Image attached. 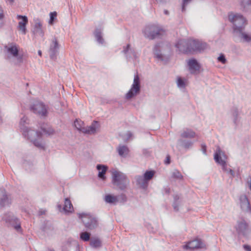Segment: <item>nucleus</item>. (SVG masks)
I'll use <instances>...</instances> for the list:
<instances>
[{"label": "nucleus", "mask_w": 251, "mask_h": 251, "mask_svg": "<svg viewBox=\"0 0 251 251\" xmlns=\"http://www.w3.org/2000/svg\"><path fill=\"white\" fill-rule=\"evenodd\" d=\"M176 47L180 51L186 52L201 51L207 48V44L196 40H190L187 43L185 41L180 40L176 44Z\"/></svg>", "instance_id": "nucleus-1"}, {"label": "nucleus", "mask_w": 251, "mask_h": 251, "mask_svg": "<svg viewBox=\"0 0 251 251\" xmlns=\"http://www.w3.org/2000/svg\"><path fill=\"white\" fill-rule=\"evenodd\" d=\"M42 132H35L31 129H23V134L28 138L30 139L33 142L35 146L40 148H44V146L42 143L38 141L40 139L41 136L44 135H50L53 133L52 128H49L47 130L45 127H42Z\"/></svg>", "instance_id": "nucleus-2"}, {"label": "nucleus", "mask_w": 251, "mask_h": 251, "mask_svg": "<svg viewBox=\"0 0 251 251\" xmlns=\"http://www.w3.org/2000/svg\"><path fill=\"white\" fill-rule=\"evenodd\" d=\"M112 182L117 188L125 190L129 184V181L126 176L122 172L115 170L112 172Z\"/></svg>", "instance_id": "nucleus-3"}, {"label": "nucleus", "mask_w": 251, "mask_h": 251, "mask_svg": "<svg viewBox=\"0 0 251 251\" xmlns=\"http://www.w3.org/2000/svg\"><path fill=\"white\" fill-rule=\"evenodd\" d=\"M228 19L233 25V30L235 33L243 30L247 25L246 19L239 14L230 13L228 15Z\"/></svg>", "instance_id": "nucleus-4"}, {"label": "nucleus", "mask_w": 251, "mask_h": 251, "mask_svg": "<svg viewBox=\"0 0 251 251\" xmlns=\"http://www.w3.org/2000/svg\"><path fill=\"white\" fill-rule=\"evenodd\" d=\"M227 156L225 152L219 147H217L216 151L214 153V159L215 161L221 165L223 170L226 173H229L232 177L234 176V171L230 168H228L226 160Z\"/></svg>", "instance_id": "nucleus-5"}, {"label": "nucleus", "mask_w": 251, "mask_h": 251, "mask_svg": "<svg viewBox=\"0 0 251 251\" xmlns=\"http://www.w3.org/2000/svg\"><path fill=\"white\" fill-rule=\"evenodd\" d=\"M84 125L83 122L80 120L76 119L74 122V125L78 130L87 134L95 133L99 127V124L97 121H94L92 124L87 127H84Z\"/></svg>", "instance_id": "nucleus-6"}, {"label": "nucleus", "mask_w": 251, "mask_h": 251, "mask_svg": "<svg viewBox=\"0 0 251 251\" xmlns=\"http://www.w3.org/2000/svg\"><path fill=\"white\" fill-rule=\"evenodd\" d=\"M164 30L158 25H151L147 26L144 30L145 36L150 39H154L161 35Z\"/></svg>", "instance_id": "nucleus-7"}, {"label": "nucleus", "mask_w": 251, "mask_h": 251, "mask_svg": "<svg viewBox=\"0 0 251 251\" xmlns=\"http://www.w3.org/2000/svg\"><path fill=\"white\" fill-rule=\"evenodd\" d=\"M140 91V80L137 74L134 75L133 84L130 89L126 94V98L130 99L138 94Z\"/></svg>", "instance_id": "nucleus-8"}, {"label": "nucleus", "mask_w": 251, "mask_h": 251, "mask_svg": "<svg viewBox=\"0 0 251 251\" xmlns=\"http://www.w3.org/2000/svg\"><path fill=\"white\" fill-rule=\"evenodd\" d=\"M236 231L239 235L246 236L251 231V227L245 220L241 219L237 221L236 226Z\"/></svg>", "instance_id": "nucleus-9"}, {"label": "nucleus", "mask_w": 251, "mask_h": 251, "mask_svg": "<svg viewBox=\"0 0 251 251\" xmlns=\"http://www.w3.org/2000/svg\"><path fill=\"white\" fill-rule=\"evenodd\" d=\"M82 222L84 223L85 227L89 229H93L97 226V221L96 219L89 214H83L80 215Z\"/></svg>", "instance_id": "nucleus-10"}, {"label": "nucleus", "mask_w": 251, "mask_h": 251, "mask_svg": "<svg viewBox=\"0 0 251 251\" xmlns=\"http://www.w3.org/2000/svg\"><path fill=\"white\" fill-rule=\"evenodd\" d=\"M183 247L185 249L194 250L204 248L205 245L200 239H196L188 242Z\"/></svg>", "instance_id": "nucleus-11"}, {"label": "nucleus", "mask_w": 251, "mask_h": 251, "mask_svg": "<svg viewBox=\"0 0 251 251\" xmlns=\"http://www.w3.org/2000/svg\"><path fill=\"white\" fill-rule=\"evenodd\" d=\"M31 110L36 114L39 115L45 116L47 113V109L43 103L36 101L32 106Z\"/></svg>", "instance_id": "nucleus-12"}, {"label": "nucleus", "mask_w": 251, "mask_h": 251, "mask_svg": "<svg viewBox=\"0 0 251 251\" xmlns=\"http://www.w3.org/2000/svg\"><path fill=\"white\" fill-rule=\"evenodd\" d=\"M17 19L20 20L18 23V28L22 32L25 34L26 33V25L28 23V19L26 16L18 15Z\"/></svg>", "instance_id": "nucleus-13"}, {"label": "nucleus", "mask_w": 251, "mask_h": 251, "mask_svg": "<svg viewBox=\"0 0 251 251\" xmlns=\"http://www.w3.org/2000/svg\"><path fill=\"white\" fill-rule=\"evenodd\" d=\"M236 34L242 42L251 43V32L244 31L243 30H241Z\"/></svg>", "instance_id": "nucleus-14"}, {"label": "nucleus", "mask_w": 251, "mask_h": 251, "mask_svg": "<svg viewBox=\"0 0 251 251\" xmlns=\"http://www.w3.org/2000/svg\"><path fill=\"white\" fill-rule=\"evenodd\" d=\"M126 201V197L124 194L118 196L111 195V204L123 203Z\"/></svg>", "instance_id": "nucleus-15"}, {"label": "nucleus", "mask_w": 251, "mask_h": 251, "mask_svg": "<svg viewBox=\"0 0 251 251\" xmlns=\"http://www.w3.org/2000/svg\"><path fill=\"white\" fill-rule=\"evenodd\" d=\"M240 206L245 211H250L251 209L249 200L246 195H242L240 197Z\"/></svg>", "instance_id": "nucleus-16"}, {"label": "nucleus", "mask_w": 251, "mask_h": 251, "mask_svg": "<svg viewBox=\"0 0 251 251\" xmlns=\"http://www.w3.org/2000/svg\"><path fill=\"white\" fill-rule=\"evenodd\" d=\"M189 70L191 74H195L199 71L200 69V65L198 61L195 59H190L188 61Z\"/></svg>", "instance_id": "nucleus-17"}, {"label": "nucleus", "mask_w": 251, "mask_h": 251, "mask_svg": "<svg viewBox=\"0 0 251 251\" xmlns=\"http://www.w3.org/2000/svg\"><path fill=\"white\" fill-rule=\"evenodd\" d=\"M4 48L6 50L7 53L12 56L17 57L18 56L19 48L16 44H11L9 46H6Z\"/></svg>", "instance_id": "nucleus-18"}, {"label": "nucleus", "mask_w": 251, "mask_h": 251, "mask_svg": "<svg viewBox=\"0 0 251 251\" xmlns=\"http://www.w3.org/2000/svg\"><path fill=\"white\" fill-rule=\"evenodd\" d=\"M117 151L119 155L124 158L126 157L129 152L128 148L125 145H120L117 148Z\"/></svg>", "instance_id": "nucleus-19"}, {"label": "nucleus", "mask_w": 251, "mask_h": 251, "mask_svg": "<svg viewBox=\"0 0 251 251\" xmlns=\"http://www.w3.org/2000/svg\"><path fill=\"white\" fill-rule=\"evenodd\" d=\"M135 180L137 184L140 187L143 189L147 187L148 183L146 181L144 176H137L135 177Z\"/></svg>", "instance_id": "nucleus-20"}, {"label": "nucleus", "mask_w": 251, "mask_h": 251, "mask_svg": "<svg viewBox=\"0 0 251 251\" xmlns=\"http://www.w3.org/2000/svg\"><path fill=\"white\" fill-rule=\"evenodd\" d=\"M180 136L183 138H192L195 137L196 133L192 129L186 128L183 130Z\"/></svg>", "instance_id": "nucleus-21"}, {"label": "nucleus", "mask_w": 251, "mask_h": 251, "mask_svg": "<svg viewBox=\"0 0 251 251\" xmlns=\"http://www.w3.org/2000/svg\"><path fill=\"white\" fill-rule=\"evenodd\" d=\"M97 169L99 171L98 176L104 180L105 179V174L107 170V167L104 165H98L97 166Z\"/></svg>", "instance_id": "nucleus-22"}, {"label": "nucleus", "mask_w": 251, "mask_h": 251, "mask_svg": "<svg viewBox=\"0 0 251 251\" xmlns=\"http://www.w3.org/2000/svg\"><path fill=\"white\" fill-rule=\"evenodd\" d=\"M34 31L37 34H38L41 37L44 36V32L42 29V24L38 20L35 23Z\"/></svg>", "instance_id": "nucleus-23"}, {"label": "nucleus", "mask_w": 251, "mask_h": 251, "mask_svg": "<svg viewBox=\"0 0 251 251\" xmlns=\"http://www.w3.org/2000/svg\"><path fill=\"white\" fill-rule=\"evenodd\" d=\"M101 240L97 237H93L91 239L90 245L94 248H99L101 246Z\"/></svg>", "instance_id": "nucleus-24"}, {"label": "nucleus", "mask_w": 251, "mask_h": 251, "mask_svg": "<svg viewBox=\"0 0 251 251\" xmlns=\"http://www.w3.org/2000/svg\"><path fill=\"white\" fill-rule=\"evenodd\" d=\"M240 5L243 11H247L251 6V0H240Z\"/></svg>", "instance_id": "nucleus-25"}, {"label": "nucleus", "mask_w": 251, "mask_h": 251, "mask_svg": "<svg viewBox=\"0 0 251 251\" xmlns=\"http://www.w3.org/2000/svg\"><path fill=\"white\" fill-rule=\"evenodd\" d=\"M5 221L6 222H9L13 225L16 230H18L21 228V225L18 219L12 218L10 219H6Z\"/></svg>", "instance_id": "nucleus-26"}, {"label": "nucleus", "mask_w": 251, "mask_h": 251, "mask_svg": "<svg viewBox=\"0 0 251 251\" xmlns=\"http://www.w3.org/2000/svg\"><path fill=\"white\" fill-rule=\"evenodd\" d=\"M64 210V211L69 212H72L73 210V205L70 200L68 198H66L65 200Z\"/></svg>", "instance_id": "nucleus-27"}, {"label": "nucleus", "mask_w": 251, "mask_h": 251, "mask_svg": "<svg viewBox=\"0 0 251 251\" xmlns=\"http://www.w3.org/2000/svg\"><path fill=\"white\" fill-rule=\"evenodd\" d=\"M178 142L182 147L185 149H188L191 148L193 146V142L190 141H187L185 140L180 139Z\"/></svg>", "instance_id": "nucleus-28"}, {"label": "nucleus", "mask_w": 251, "mask_h": 251, "mask_svg": "<svg viewBox=\"0 0 251 251\" xmlns=\"http://www.w3.org/2000/svg\"><path fill=\"white\" fill-rule=\"evenodd\" d=\"M161 44L158 43L156 44L153 49V52L156 57L158 59H162L163 56L161 53H160L159 49L161 48Z\"/></svg>", "instance_id": "nucleus-29"}, {"label": "nucleus", "mask_w": 251, "mask_h": 251, "mask_svg": "<svg viewBox=\"0 0 251 251\" xmlns=\"http://www.w3.org/2000/svg\"><path fill=\"white\" fill-rule=\"evenodd\" d=\"M154 175V172L153 171H147L145 173L143 176L148 183V181L153 177Z\"/></svg>", "instance_id": "nucleus-30"}, {"label": "nucleus", "mask_w": 251, "mask_h": 251, "mask_svg": "<svg viewBox=\"0 0 251 251\" xmlns=\"http://www.w3.org/2000/svg\"><path fill=\"white\" fill-rule=\"evenodd\" d=\"M91 234L86 231L82 232L80 234V238L83 241H88L90 239Z\"/></svg>", "instance_id": "nucleus-31"}, {"label": "nucleus", "mask_w": 251, "mask_h": 251, "mask_svg": "<svg viewBox=\"0 0 251 251\" xmlns=\"http://www.w3.org/2000/svg\"><path fill=\"white\" fill-rule=\"evenodd\" d=\"M95 36L98 42L101 44L103 43V39L101 36V32L99 29H97L95 31Z\"/></svg>", "instance_id": "nucleus-32"}, {"label": "nucleus", "mask_w": 251, "mask_h": 251, "mask_svg": "<svg viewBox=\"0 0 251 251\" xmlns=\"http://www.w3.org/2000/svg\"><path fill=\"white\" fill-rule=\"evenodd\" d=\"M177 85L179 88H183L185 87V80L180 77H177L176 81Z\"/></svg>", "instance_id": "nucleus-33"}, {"label": "nucleus", "mask_w": 251, "mask_h": 251, "mask_svg": "<svg viewBox=\"0 0 251 251\" xmlns=\"http://www.w3.org/2000/svg\"><path fill=\"white\" fill-rule=\"evenodd\" d=\"M9 201L6 195H3V198L0 200V206L1 207L4 206L5 205H8L9 204Z\"/></svg>", "instance_id": "nucleus-34"}, {"label": "nucleus", "mask_w": 251, "mask_h": 251, "mask_svg": "<svg viewBox=\"0 0 251 251\" xmlns=\"http://www.w3.org/2000/svg\"><path fill=\"white\" fill-rule=\"evenodd\" d=\"M50 20L49 21V24L50 25H52L54 20L56 19L57 13L56 12H50Z\"/></svg>", "instance_id": "nucleus-35"}, {"label": "nucleus", "mask_w": 251, "mask_h": 251, "mask_svg": "<svg viewBox=\"0 0 251 251\" xmlns=\"http://www.w3.org/2000/svg\"><path fill=\"white\" fill-rule=\"evenodd\" d=\"M173 176L178 179H181L182 177V176L178 171H175L173 173Z\"/></svg>", "instance_id": "nucleus-36"}, {"label": "nucleus", "mask_w": 251, "mask_h": 251, "mask_svg": "<svg viewBox=\"0 0 251 251\" xmlns=\"http://www.w3.org/2000/svg\"><path fill=\"white\" fill-rule=\"evenodd\" d=\"M232 115L234 117V123L236 124L238 120V112L237 109H235L232 112Z\"/></svg>", "instance_id": "nucleus-37"}, {"label": "nucleus", "mask_w": 251, "mask_h": 251, "mask_svg": "<svg viewBox=\"0 0 251 251\" xmlns=\"http://www.w3.org/2000/svg\"><path fill=\"white\" fill-rule=\"evenodd\" d=\"M124 52L126 54V56H128V54L129 52H131L132 51L131 49L130 48V45L129 44L127 45L126 47L124 49Z\"/></svg>", "instance_id": "nucleus-38"}, {"label": "nucleus", "mask_w": 251, "mask_h": 251, "mask_svg": "<svg viewBox=\"0 0 251 251\" xmlns=\"http://www.w3.org/2000/svg\"><path fill=\"white\" fill-rule=\"evenodd\" d=\"M218 60L219 62H222L223 64H225L226 62V59L223 54H221L218 57Z\"/></svg>", "instance_id": "nucleus-39"}, {"label": "nucleus", "mask_w": 251, "mask_h": 251, "mask_svg": "<svg viewBox=\"0 0 251 251\" xmlns=\"http://www.w3.org/2000/svg\"><path fill=\"white\" fill-rule=\"evenodd\" d=\"M58 47V44L57 41L55 40L52 42V45L51 47V49L56 50Z\"/></svg>", "instance_id": "nucleus-40"}, {"label": "nucleus", "mask_w": 251, "mask_h": 251, "mask_svg": "<svg viewBox=\"0 0 251 251\" xmlns=\"http://www.w3.org/2000/svg\"><path fill=\"white\" fill-rule=\"evenodd\" d=\"M191 0H183V4L182 7V11H185V7L187 5V4L191 1Z\"/></svg>", "instance_id": "nucleus-41"}, {"label": "nucleus", "mask_w": 251, "mask_h": 251, "mask_svg": "<svg viewBox=\"0 0 251 251\" xmlns=\"http://www.w3.org/2000/svg\"><path fill=\"white\" fill-rule=\"evenodd\" d=\"M4 15L3 14V10L1 6H0V20H2L4 18Z\"/></svg>", "instance_id": "nucleus-42"}, {"label": "nucleus", "mask_w": 251, "mask_h": 251, "mask_svg": "<svg viewBox=\"0 0 251 251\" xmlns=\"http://www.w3.org/2000/svg\"><path fill=\"white\" fill-rule=\"evenodd\" d=\"M244 248L246 251H251V249L250 247L248 245H244Z\"/></svg>", "instance_id": "nucleus-43"}, {"label": "nucleus", "mask_w": 251, "mask_h": 251, "mask_svg": "<svg viewBox=\"0 0 251 251\" xmlns=\"http://www.w3.org/2000/svg\"><path fill=\"white\" fill-rule=\"evenodd\" d=\"M105 201L106 202L109 203L110 202V195H107L105 197Z\"/></svg>", "instance_id": "nucleus-44"}, {"label": "nucleus", "mask_w": 251, "mask_h": 251, "mask_svg": "<svg viewBox=\"0 0 251 251\" xmlns=\"http://www.w3.org/2000/svg\"><path fill=\"white\" fill-rule=\"evenodd\" d=\"M201 148H202V150L204 154H205L206 153V146L204 145H201Z\"/></svg>", "instance_id": "nucleus-45"}, {"label": "nucleus", "mask_w": 251, "mask_h": 251, "mask_svg": "<svg viewBox=\"0 0 251 251\" xmlns=\"http://www.w3.org/2000/svg\"><path fill=\"white\" fill-rule=\"evenodd\" d=\"M126 134L127 136V139H129L132 136V133L129 131L127 132Z\"/></svg>", "instance_id": "nucleus-46"}, {"label": "nucleus", "mask_w": 251, "mask_h": 251, "mask_svg": "<svg viewBox=\"0 0 251 251\" xmlns=\"http://www.w3.org/2000/svg\"><path fill=\"white\" fill-rule=\"evenodd\" d=\"M170 156H168L167 157V160L166 161L165 163H166V164H169V163H170Z\"/></svg>", "instance_id": "nucleus-47"}, {"label": "nucleus", "mask_w": 251, "mask_h": 251, "mask_svg": "<svg viewBox=\"0 0 251 251\" xmlns=\"http://www.w3.org/2000/svg\"><path fill=\"white\" fill-rule=\"evenodd\" d=\"M173 206H174V209H175V210H176V211L178 210L177 207V206H176V204H174Z\"/></svg>", "instance_id": "nucleus-48"}, {"label": "nucleus", "mask_w": 251, "mask_h": 251, "mask_svg": "<svg viewBox=\"0 0 251 251\" xmlns=\"http://www.w3.org/2000/svg\"><path fill=\"white\" fill-rule=\"evenodd\" d=\"M164 13L166 15H168L169 14V11L168 10H164Z\"/></svg>", "instance_id": "nucleus-49"}, {"label": "nucleus", "mask_w": 251, "mask_h": 251, "mask_svg": "<svg viewBox=\"0 0 251 251\" xmlns=\"http://www.w3.org/2000/svg\"><path fill=\"white\" fill-rule=\"evenodd\" d=\"M25 119H26V118L24 117L23 119H21V123H22L23 122H25Z\"/></svg>", "instance_id": "nucleus-50"}, {"label": "nucleus", "mask_w": 251, "mask_h": 251, "mask_svg": "<svg viewBox=\"0 0 251 251\" xmlns=\"http://www.w3.org/2000/svg\"><path fill=\"white\" fill-rule=\"evenodd\" d=\"M7 1L9 2L10 3H12L13 2V0H7Z\"/></svg>", "instance_id": "nucleus-51"}, {"label": "nucleus", "mask_w": 251, "mask_h": 251, "mask_svg": "<svg viewBox=\"0 0 251 251\" xmlns=\"http://www.w3.org/2000/svg\"><path fill=\"white\" fill-rule=\"evenodd\" d=\"M38 54H39V55L40 56H41V55H42V52H41V50H39V51H38Z\"/></svg>", "instance_id": "nucleus-52"}, {"label": "nucleus", "mask_w": 251, "mask_h": 251, "mask_svg": "<svg viewBox=\"0 0 251 251\" xmlns=\"http://www.w3.org/2000/svg\"><path fill=\"white\" fill-rule=\"evenodd\" d=\"M166 192L167 193H169V190L168 189H166Z\"/></svg>", "instance_id": "nucleus-53"}, {"label": "nucleus", "mask_w": 251, "mask_h": 251, "mask_svg": "<svg viewBox=\"0 0 251 251\" xmlns=\"http://www.w3.org/2000/svg\"><path fill=\"white\" fill-rule=\"evenodd\" d=\"M176 198H177V196H175V198H175V200H176Z\"/></svg>", "instance_id": "nucleus-54"}, {"label": "nucleus", "mask_w": 251, "mask_h": 251, "mask_svg": "<svg viewBox=\"0 0 251 251\" xmlns=\"http://www.w3.org/2000/svg\"><path fill=\"white\" fill-rule=\"evenodd\" d=\"M50 251H53V250H50Z\"/></svg>", "instance_id": "nucleus-55"}]
</instances>
